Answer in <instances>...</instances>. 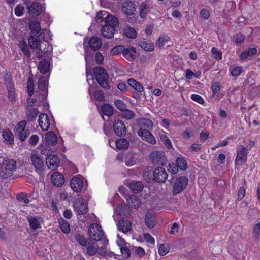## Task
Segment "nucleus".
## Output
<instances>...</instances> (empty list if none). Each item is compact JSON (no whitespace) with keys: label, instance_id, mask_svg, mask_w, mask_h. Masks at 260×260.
Segmentation results:
<instances>
[{"label":"nucleus","instance_id":"nucleus-48","mask_svg":"<svg viewBox=\"0 0 260 260\" xmlns=\"http://www.w3.org/2000/svg\"><path fill=\"white\" fill-rule=\"evenodd\" d=\"M34 85L32 77H29L27 81V90L29 96H31L34 94Z\"/></svg>","mask_w":260,"mask_h":260},{"label":"nucleus","instance_id":"nucleus-18","mask_svg":"<svg viewBox=\"0 0 260 260\" xmlns=\"http://www.w3.org/2000/svg\"><path fill=\"white\" fill-rule=\"evenodd\" d=\"M39 124L44 131H47L50 127V120L49 117L45 113H41L39 117Z\"/></svg>","mask_w":260,"mask_h":260},{"label":"nucleus","instance_id":"nucleus-20","mask_svg":"<svg viewBox=\"0 0 260 260\" xmlns=\"http://www.w3.org/2000/svg\"><path fill=\"white\" fill-rule=\"evenodd\" d=\"M51 179L52 183L56 186H61L64 182L63 176L58 172H54L51 175Z\"/></svg>","mask_w":260,"mask_h":260},{"label":"nucleus","instance_id":"nucleus-11","mask_svg":"<svg viewBox=\"0 0 260 260\" xmlns=\"http://www.w3.org/2000/svg\"><path fill=\"white\" fill-rule=\"evenodd\" d=\"M74 209L77 214L84 215L88 211L87 205L83 199H76L74 206Z\"/></svg>","mask_w":260,"mask_h":260},{"label":"nucleus","instance_id":"nucleus-17","mask_svg":"<svg viewBox=\"0 0 260 260\" xmlns=\"http://www.w3.org/2000/svg\"><path fill=\"white\" fill-rule=\"evenodd\" d=\"M138 135L141 137L143 140L147 141L151 144H155L156 140L153 135L148 131H142L139 130L137 132Z\"/></svg>","mask_w":260,"mask_h":260},{"label":"nucleus","instance_id":"nucleus-9","mask_svg":"<svg viewBox=\"0 0 260 260\" xmlns=\"http://www.w3.org/2000/svg\"><path fill=\"white\" fill-rule=\"evenodd\" d=\"M89 234L91 239L98 241L102 239L104 233L100 225L91 224L89 227Z\"/></svg>","mask_w":260,"mask_h":260},{"label":"nucleus","instance_id":"nucleus-42","mask_svg":"<svg viewBox=\"0 0 260 260\" xmlns=\"http://www.w3.org/2000/svg\"><path fill=\"white\" fill-rule=\"evenodd\" d=\"M123 33L127 37L131 39L135 38L137 36L136 30L132 27L125 28L124 29Z\"/></svg>","mask_w":260,"mask_h":260},{"label":"nucleus","instance_id":"nucleus-14","mask_svg":"<svg viewBox=\"0 0 260 260\" xmlns=\"http://www.w3.org/2000/svg\"><path fill=\"white\" fill-rule=\"evenodd\" d=\"M113 129L115 134L119 137H122L126 134V126L121 120L117 119L114 121Z\"/></svg>","mask_w":260,"mask_h":260},{"label":"nucleus","instance_id":"nucleus-10","mask_svg":"<svg viewBox=\"0 0 260 260\" xmlns=\"http://www.w3.org/2000/svg\"><path fill=\"white\" fill-rule=\"evenodd\" d=\"M150 159L154 165L164 166L166 164L167 159L162 151H154L150 154Z\"/></svg>","mask_w":260,"mask_h":260},{"label":"nucleus","instance_id":"nucleus-51","mask_svg":"<svg viewBox=\"0 0 260 260\" xmlns=\"http://www.w3.org/2000/svg\"><path fill=\"white\" fill-rule=\"evenodd\" d=\"M169 251V248L167 244H160L158 248V253L161 256L166 255Z\"/></svg>","mask_w":260,"mask_h":260},{"label":"nucleus","instance_id":"nucleus-35","mask_svg":"<svg viewBox=\"0 0 260 260\" xmlns=\"http://www.w3.org/2000/svg\"><path fill=\"white\" fill-rule=\"evenodd\" d=\"M49 61L43 59L40 62L38 65V68L42 74H45L49 71Z\"/></svg>","mask_w":260,"mask_h":260},{"label":"nucleus","instance_id":"nucleus-25","mask_svg":"<svg viewBox=\"0 0 260 260\" xmlns=\"http://www.w3.org/2000/svg\"><path fill=\"white\" fill-rule=\"evenodd\" d=\"M128 187L134 193H138L142 191L144 185L141 181H132L129 182Z\"/></svg>","mask_w":260,"mask_h":260},{"label":"nucleus","instance_id":"nucleus-37","mask_svg":"<svg viewBox=\"0 0 260 260\" xmlns=\"http://www.w3.org/2000/svg\"><path fill=\"white\" fill-rule=\"evenodd\" d=\"M139 10L140 17L142 18H144L149 11V7L146 4L142 3L139 6Z\"/></svg>","mask_w":260,"mask_h":260},{"label":"nucleus","instance_id":"nucleus-31","mask_svg":"<svg viewBox=\"0 0 260 260\" xmlns=\"http://www.w3.org/2000/svg\"><path fill=\"white\" fill-rule=\"evenodd\" d=\"M26 110V116L29 121H33L36 120L39 111L37 108H29Z\"/></svg>","mask_w":260,"mask_h":260},{"label":"nucleus","instance_id":"nucleus-49","mask_svg":"<svg viewBox=\"0 0 260 260\" xmlns=\"http://www.w3.org/2000/svg\"><path fill=\"white\" fill-rule=\"evenodd\" d=\"M252 235L255 239L258 240L260 238V222L254 226L252 230Z\"/></svg>","mask_w":260,"mask_h":260},{"label":"nucleus","instance_id":"nucleus-23","mask_svg":"<svg viewBox=\"0 0 260 260\" xmlns=\"http://www.w3.org/2000/svg\"><path fill=\"white\" fill-rule=\"evenodd\" d=\"M136 53V49L134 47L124 48L123 55L124 58L129 61H132L135 58V54Z\"/></svg>","mask_w":260,"mask_h":260},{"label":"nucleus","instance_id":"nucleus-30","mask_svg":"<svg viewBox=\"0 0 260 260\" xmlns=\"http://www.w3.org/2000/svg\"><path fill=\"white\" fill-rule=\"evenodd\" d=\"M145 222L148 228H153L156 223V218L150 212H148L145 215Z\"/></svg>","mask_w":260,"mask_h":260},{"label":"nucleus","instance_id":"nucleus-44","mask_svg":"<svg viewBox=\"0 0 260 260\" xmlns=\"http://www.w3.org/2000/svg\"><path fill=\"white\" fill-rule=\"evenodd\" d=\"M121 116L123 118L129 120L133 118L135 116V114L133 111L126 108L122 111Z\"/></svg>","mask_w":260,"mask_h":260},{"label":"nucleus","instance_id":"nucleus-33","mask_svg":"<svg viewBox=\"0 0 260 260\" xmlns=\"http://www.w3.org/2000/svg\"><path fill=\"white\" fill-rule=\"evenodd\" d=\"M116 145L119 150L127 149L129 146V142L126 139L120 138L116 141Z\"/></svg>","mask_w":260,"mask_h":260},{"label":"nucleus","instance_id":"nucleus-32","mask_svg":"<svg viewBox=\"0 0 260 260\" xmlns=\"http://www.w3.org/2000/svg\"><path fill=\"white\" fill-rule=\"evenodd\" d=\"M46 142L50 145L54 146L57 142L56 135L53 132H48L45 136Z\"/></svg>","mask_w":260,"mask_h":260},{"label":"nucleus","instance_id":"nucleus-53","mask_svg":"<svg viewBox=\"0 0 260 260\" xmlns=\"http://www.w3.org/2000/svg\"><path fill=\"white\" fill-rule=\"evenodd\" d=\"M212 53L213 57L217 60H220L222 58V53L217 48L213 47L212 49Z\"/></svg>","mask_w":260,"mask_h":260},{"label":"nucleus","instance_id":"nucleus-54","mask_svg":"<svg viewBox=\"0 0 260 260\" xmlns=\"http://www.w3.org/2000/svg\"><path fill=\"white\" fill-rule=\"evenodd\" d=\"M114 104L116 107L120 111H123L126 109V105L124 103L120 100H116L114 101Z\"/></svg>","mask_w":260,"mask_h":260},{"label":"nucleus","instance_id":"nucleus-61","mask_svg":"<svg viewBox=\"0 0 260 260\" xmlns=\"http://www.w3.org/2000/svg\"><path fill=\"white\" fill-rule=\"evenodd\" d=\"M120 251L122 255L125 257L129 258L131 257V252L129 249L125 246H122L120 248Z\"/></svg>","mask_w":260,"mask_h":260},{"label":"nucleus","instance_id":"nucleus-50","mask_svg":"<svg viewBox=\"0 0 260 260\" xmlns=\"http://www.w3.org/2000/svg\"><path fill=\"white\" fill-rule=\"evenodd\" d=\"M124 47L122 45L116 46L111 51L112 55H117L120 53H123Z\"/></svg>","mask_w":260,"mask_h":260},{"label":"nucleus","instance_id":"nucleus-60","mask_svg":"<svg viewBox=\"0 0 260 260\" xmlns=\"http://www.w3.org/2000/svg\"><path fill=\"white\" fill-rule=\"evenodd\" d=\"M136 162V159L132 155L128 156L125 160V163L128 166L134 165Z\"/></svg>","mask_w":260,"mask_h":260},{"label":"nucleus","instance_id":"nucleus-45","mask_svg":"<svg viewBox=\"0 0 260 260\" xmlns=\"http://www.w3.org/2000/svg\"><path fill=\"white\" fill-rule=\"evenodd\" d=\"M29 222L31 228L34 230L41 228L39 220L35 217H30L29 219Z\"/></svg>","mask_w":260,"mask_h":260},{"label":"nucleus","instance_id":"nucleus-26","mask_svg":"<svg viewBox=\"0 0 260 260\" xmlns=\"http://www.w3.org/2000/svg\"><path fill=\"white\" fill-rule=\"evenodd\" d=\"M90 48L93 51L99 50L102 46V41L98 37H93L88 42Z\"/></svg>","mask_w":260,"mask_h":260},{"label":"nucleus","instance_id":"nucleus-5","mask_svg":"<svg viewBox=\"0 0 260 260\" xmlns=\"http://www.w3.org/2000/svg\"><path fill=\"white\" fill-rule=\"evenodd\" d=\"M27 123L26 120H22L19 122L15 127V135L18 136L21 141H24L30 134L29 131L25 128Z\"/></svg>","mask_w":260,"mask_h":260},{"label":"nucleus","instance_id":"nucleus-63","mask_svg":"<svg viewBox=\"0 0 260 260\" xmlns=\"http://www.w3.org/2000/svg\"><path fill=\"white\" fill-rule=\"evenodd\" d=\"M39 141V137L37 135H32L29 139V143L32 146L37 145Z\"/></svg>","mask_w":260,"mask_h":260},{"label":"nucleus","instance_id":"nucleus-12","mask_svg":"<svg viewBox=\"0 0 260 260\" xmlns=\"http://www.w3.org/2000/svg\"><path fill=\"white\" fill-rule=\"evenodd\" d=\"M121 10L126 15H132L136 10V5L131 0H126L122 3Z\"/></svg>","mask_w":260,"mask_h":260},{"label":"nucleus","instance_id":"nucleus-19","mask_svg":"<svg viewBox=\"0 0 260 260\" xmlns=\"http://www.w3.org/2000/svg\"><path fill=\"white\" fill-rule=\"evenodd\" d=\"M32 164L35 166L36 169L39 171H42L44 166V161L41 156L34 154L31 155Z\"/></svg>","mask_w":260,"mask_h":260},{"label":"nucleus","instance_id":"nucleus-58","mask_svg":"<svg viewBox=\"0 0 260 260\" xmlns=\"http://www.w3.org/2000/svg\"><path fill=\"white\" fill-rule=\"evenodd\" d=\"M24 8L22 6L18 5L15 9V13L17 16H21L24 14Z\"/></svg>","mask_w":260,"mask_h":260},{"label":"nucleus","instance_id":"nucleus-59","mask_svg":"<svg viewBox=\"0 0 260 260\" xmlns=\"http://www.w3.org/2000/svg\"><path fill=\"white\" fill-rule=\"evenodd\" d=\"M160 139L164 142V144L168 148L172 147L171 142L166 136L163 135H161Z\"/></svg>","mask_w":260,"mask_h":260},{"label":"nucleus","instance_id":"nucleus-47","mask_svg":"<svg viewBox=\"0 0 260 260\" xmlns=\"http://www.w3.org/2000/svg\"><path fill=\"white\" fill-rule=\"evenodd\" d=\"M169 40L170 37L167 35L160 36L157 40L156 46H158L159 47H162L164 45L165 43L169 41Z\"/></svg>","mask_w":260,"mask_h":260},{"label":"nucleus","instance_id":"nucleus-3","mask_svg":"<svg viewBox=\"0 0 260 260\" xmlns=\"http://www.w3.org/2000/svg\"><path fill=\"white\" fill-rule=\"evenodd\" d=\"M93 73L99 84L103 88L109 89L110 88L108 84L109 77L107 71L101 66H97L94 68Z\"/></svg>","mask_w":260,"mask_h":260},{"label":"nucleus","instance_id":"nucleus-43","mask_svg":"<svg viewBox=\"0 0 260 260\" xmlns=\"http://www.w3.org/2000/svg\"><path fill=\"white\" fill-rule=\"evenodd\" d=\"M96 253L98 255L102 256L103 257H105L107 256H112L114 255L113 252H108L106 251L104 248L103 247H98L97 248Z\"/></svg>","mask_w":260,"mask_h":260},{"label":"nucleus","instance_id":"nucleus-2","mask_svg":"<svg viewBox=\"0 0 260 260\" xmlns=\"http://www.w3.org/2000/svg\"><path fill=\"white\" fill-rule=\"evenodd\" d=\"M16 163L13 159L0 157V177L6 179L10 177L16 170Z\"/></svg>","mask_w":260,"mask_h":260},{"label":"nucleus","instance_id":"nucleus-22","mask_svg":"<svg viewBox=\"0 0 260 260\" xmlns=\"http://www.w3.org/2000/svg\"><path fill=\"white\" fill-rule=\"evenodd\" d=\"M237 155L235 160V162L237 160H240L243 162H245L247 160V149L242 145L239 146L237 148Z\"/></svg>","mask_w":260,"mask_h":260},{"label":"nucleus","instance_id":"nucleus-8","mask_svg":"<svg viewBox=\"0 0 260 260\" xmlns=\"http://www.w3.org/2000/svg\"><path fill=\"white\" fill-rule=\"evenodd\" d=\"M153 179L158 183H164L168 178V174L162 167H156L153 171Z\"/></svg>","mask_w":260,"mask_h":260},{"label":"nucleus","instance_id":"nucleus-6","mask_svg":"<svg viewBox=\"0 0 260 260\" xmlns=\"http://www.w3.org/2000/svg\"><path fill=\"white\" fill-rule=\"evenodd\" d=\"M188 182V179L186 176H182L177 178L174 184L172 193L174 195L180 193L186 188Z\"/></svg>","mask_w":260,"mask_h":260},{"label":"nucleus","instance_id":"nucleus-55","mask_svg":"<svg viewBox=\"0 0 260 260\" xmlns=\"http://www.w3.org/2000/svg\"><path fill=\"white\" fill-rule=\"evenodd\" d=\"M178 168L176 163H171L169 165L168 170L172 174H175L178 172Z\"/></svg>","mask_w":260,"mask_h":260},{"label":"nucleus","instance_id":"nucleus-7","mask_svg":"<svg viewBox=\"0 0 260 260\" xmlns=\"http://www.w3.org/2000/svg\"><path fill=\"white\" fill-rule=\"evenodd\" d=\"M4 79L8 89V98L13 102L15 100V89L11 74L9 73H6L4 75Z\"/></svg>","mask_w":260,"mask_h":260},{"label":"nucleus","instance_id":"nucleus-52","mask_svg":"<svg viewBox=\"0 0 260 260\" xmlns=\"http://www.w3.org/2000/svg\"><path fill=\"white\" fill-rule=\"evenodd\" d=\"M229 70L232 75L234 77L239 76L242 72V68L240 67H231Z\"/></svg>","mask_w":260,"mask_h":260},{"label":"nucleus","instance_id":"nucleus-36","mask_svg":"<svg viewBox=\"0 0 260 260\" xmlns=\"http://www.w3.org/2000/svg\"><path fill=\"white\" fill-rule=\"evenodd\" d=\"M108 16V13L106 11H101L97 13L95 18V21L100 23L105 21L106 17Z\"/></svg>","mask_w":260,"mask_h":260},{"label":"nucleus","instance_id":"nucleus-21","mask_svg":"<svg viewBox=\"0 0 260 260\" xmlns=\"http://www.w3.org/2000/svg\"><path fill=\"white\" fill-rule=\"evenodd\" d=\"M125 199L132 208H138L141 205L140 200L137 196H126Z\"/></svg>","mask_w":260,"mask_h":260},{"label":"nucleus","instance_id":"nucleus-24","mask_svg":"<svg viewBox=\"0 0 260 260\" xmlns=\"http://www.w3.org/2000/svg\"><path fill=\"white\" fill-rule=\"evenodd\" d=\"M102 25L103 26L102 29V35L104 37L108 39L113 38L115 31V28L112 26H110L106 24L103 25L102 24Z\"/></svg>","mask_w":260,"mask_h":260},{"label":"nucleus","instance_id":"nucleus-27","mask_svg":"<svg viewBox=\"0 0 260 260\" xmlns=\"http://www.w3.org/2000/svg\"><path fill=\"white\" fill-rule=\"evenodd\" d=\"M105 21H104V24L112 26L114 28L117 27L119 24L118 18L113 15L108 13V16H107Z\"/></svg>","mask_w":260,"mask_h":260},{"label":"nucleus","instance_id":"nucleus-1","mask_svg":"<svg viewBox=\"0 0 260 260\" xmlns=\"http://www.w3.org/2000/svg\"><path fill=\"white\" fill-rule=\"evenodd\" d=\"M29 27L31 30V35L28 39V45L31 49H37L38 57H42L43 52L40 44L45 38L44 30L41 28L40 23L35 20L30 22Z\"/></svg>","mask_w":260,"mask_h":260},{"label":"nucleus","instance_id":"nucleus-39","mask_svg":"<svg viewBox=\"0 0 260 260\" xmlns=\"http://www.w3.org/2000/svg\"><path fill=\"white\" fill-rule=\"evenodd\" d=\"M103 113L108 116H111L113 113V107L108 104H104L101 108Z\"/></svg>","mask_w":260,"mask_h":260},{"label":"nucleus","instance_id":"nucleus-16","mask_svg":"<svg viewBox=\"0 0 260 260\" xmlns=\"http://www.w3.org/2000/svg\"><path fill=\"white\" fill-rule=\"evenodd\" d=\"M70 186L75 192H80L83 187V181L80 177L75 176L70 181Z\"/></svg>","mask_w":260,"mask_h":260},{"label":"nucleus","instance_id":"nucleus-4","mask_svg":"<svg viewBox=\"0 0 260 260\" xmlns=\"http://www.w3.org/2000/svg\"><path fill=\"white\" fill-rule=\"evenodd\" d=\"M24 4L28 9L29 16L31 18L38 17L44 11V7L40 3H31L27 1H25Z\"/></svg>","mask_w":260,"mask_h":260},{"label":"nucleus","instance_id":"nucleus-64","mask_svg":"<svg viewBox=\"0 0 260 260\" xmlns=\"http://www.w3.org/2000/svg\"><path fill=\"white\" fill-rule=\"evenodd\" d=\"M97 252V248L93 246H89L87 248V253L90 256L94 255Z\"/></svg>","mask_w":260,"mask_h":260},{"label":"nucleus","instance_id":"nucleus-34","mask_svg":"<svg viewBox=\"0 0 260 260\" xmlns=\"http://www.w3.org/2000/svg\"><path fill=\"white\" fill-rule=\"evenodd\" d=\"M128 84L136 90L138 92H141L143 91L144 88L143 86L136 80L130 78L127 80Z\"/></svg>","mask_w":260,"mask_h":260},{"label":"nucleus","instance_id":"nucleus-38","mask_svg":"<svg viewBox=\"0 0 260 260\" xmlns=\"http://www.w3.org/2000/svg\"><path fill=\"white\" fill-rule=\"evenodd\" d=\"M60 228L65 234H68L70 231V227L68 221L61 218L59 220Z\"/></svg>","mask_w":260,"mask_h":260},{"label":"nucleus","instance_id":"nucleus-29","mask_svg":"<svg viewBox=\"0 0 260 260\" xmlns=\"http://www.w3.org/2000/svg\"><path fill=\"white\" fill-rule=\"evenodd\" d=\"M138 44L142 49L146 51L151 52L154 49L153 43L150 41L147 42L145 39H142L140 40Z\"/></svg>","mask_w":260,"mask_h":260},{"label":"nucleus","instance_id":"nucleus-62","mask_svg":"<svg viewBox=\"0 0 260 260\" xmlns=\"http://www.w3.org/2000/svg\"><path fill=\"white\" fill-rule=\"evenodd\" d=\"M152 172L151 171H145L143 172V178L148 182H151L153 179V178H152Z\"/></svg>","mask_w":260,"mask_h":260},{"label":"nucleus","instance_id":"nucleus-41","mask_svg":"<svg viewBox=\"0 0 260 260\" xmlns=\"http://www.w3.org/2000/svg\"><path fill=\"white\" fill-rule=\"evenodd\" d=\"M3 137L5 141L9 144H11L14 140V136L10 131H4Z\"/></svg>","mask_w":260,"mask_h":260},{"label":"nucleus","instance_id":"nucleus-46","mask_svg":"<svg viewBox=\"0 0 260 260\" xmlns=\"http://www.w3.org/2000/svg\"><path fill=\"white\" fill-rule=\"evenodd\" d=\"M38 88L42 92L45 91L47 88V82L43 79V77L39 78L38 80Z\"/></svg>","mask_w":260,"mask_h":260},{"label":"nucleus","instance_id":"nucleus-56","mask_svg":"<svg viewBox=\"0 0 260 260\" xmlns=\"http://www.w3.org/2000/svg\"><path fill=\"white\" fill-rule=\"evenodd\" d=\"M16 199L20 201L23 202L25 204H27L29 202V200L27 198V194L21 193L20 194H19L17 196Z\"/></svg>","mask_w":260,"mask_h":260},{"label":"nucleus","instance_id":"nucleus-15","mask_svg":"<svg viewBox=\"0 0 260 260\" xmlns=\"http://www.w3.org/2000/svg\"><path fill=\"white\" fill-rule=\"evenodd\" d=\"M138 125L140 127L139 130L142 131H148L152 129L153 126V122L148 118H143L138 120Z\"/></svg>","mask_w":260,"mask_h":260},{"label":"nucleus","instance_id":"nucleus-13","mask_svg":"<svg viewBox=\"0 0 260 260\" xmlns=\"http://www.w3.org/2000/svg\"><path fill=\"white\" fill-rule=\"evenodd\" d=\"M46 164L49 169L54 170L56 169L59 165L60 160L58 157L56 155L49 154L47 153Z\"/></svg>","mask_w":260,"mask_h":260},{"label":"nucleus","instance_id":"nucleus-40","mask_svg":"<svg viewBox=\"0 0 260 260\" xmlns=\"http://www.w3.org/2000/svg\"><path fill=\"white\" fill-rule=\"evenodd\" d=\"M176 164L182 170H185L187 168V164L184 157H179L176 160Z\"/></svg>","mask_w":260,"mask_h":260},{"label":"nucleus","instance_id":"nucleus-28","mask_svg":"<svg viewBox=\"0 0 260 260\" xmlns=\"http://www.w3.org/2000/svg\"><path fill=\"white\" fill-rule=\"evenodd\" d=\"M118 226L120 231H121L124 233H126L131 230L132 224L130 221L128 220L122 219L119 221Z\"/></svg>","mask_w":260,"mask_h":260},{"label":"nucleus","instance_id":"nucleus-57","mask_svg":"<svg viewBox=\"0 0 260 260\" xmlns=\"http://www.w3.org/2000/svg\"><path fill=\"white\" fill-rule=\"evenodd\" d=\"M75 239L82 246H85L86 244V241L84 237L80 234H76L75 235Z\"/></svg>","mask_w":260,"mask_h":260}]
</instances>
